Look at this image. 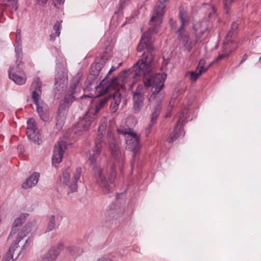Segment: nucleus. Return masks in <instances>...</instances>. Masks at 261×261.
Here are the masks:
<instances>
[{
  "label": "nucleus",
  "mask_w": 261,
  "mask_h": 261,
  "mask_svg": "<svg viewBox=\"0 0 261 261\" xmlns=\"http://www.w3.org/2000/svg\"><path fill=\"white\" fill-rule=\"evenodd\" d=\"M99 71H100V69H98L97 71H96L95 72L93 73V75H97L98 74Z\"/></svg>",
  "instance_id": "a19ab883"
},
{
  "label": "nucleus",
  "mask_w": 261,
  "mask_h": 261,
  "mask_svg": "<svg viewBox=\"0 0 261 261\" xmlns=\"http://www.w3.org/2000/svg\"><path fill=\"white\" fill-rule=\"evenodd\" d=\"M111 100L110 110L112 112L115 113L118 109L119 104L121 101V93L120 90L116 91L113 95L105 96L102 98L96 105L95 110H90L88 111L77 123V127L80 130H86L92 122L95 119V115L98 113L103 106L109 101Z\"/></svg>",
  "instance_id": "f03ea898"
},
{
  "label": "nucleus",
  "mask_w": 261,
  "mask_h": 261,
  "mask_svg": "<svg viewBox=\"0 0 261 261\" xmlns=\"http://www.w3.org/2000/svg\"><path fill=\"white\" fill-rule=\"evenodd\" d=\"M107 120L106 118H104L102 120L101 122L99 125L98 130V134H97V138H100L101 137V139H102L103 135L106 133V127H107Z\"/></svg>",
  "instance_id": "cd10ccee"
},
{
  "label": "nucleus",
  "mask_w": 261,
  "mask_h": 261,
  "mask_svg": "<svg viewBox=\"0 0 261 261\" xmlns=\"http://www.w3.org/2000/svg\"><path fill=\"white\" fill-rule=\"evenodd\" d=\"M67 84V76L66 73L63 71L58 72L55 78V88L59 92L63 91Z\"/></svg>",
  "instance_id": "a211bd4d"
},
{
  "label": "nucleus",
  "mask_w": 261,
  "mask_h": 261,
  "mask_svg": "<svg viewBox=\"0 0 261 261\" xmlns=\"http://www.w3.org/2000/svg\"><path fill=\"white\" fill-rule=\"evenodd\" d=\"M224 1V9L225 10L226 13H228L229 10L230 8V5L231 3L233 2V0H223Z\"/></svg>",
  "instance_id": "2f4dec72"
},
{
  "label": "nucleus",
  "mask_w": 261,
  "mask_h": 261,
  "mask_svg": "<svg viewBox=\"0 0 261 261\" xmlns=\"http://www.w3.org/2000/svg\"><path fill=\"white\" fill-rule=\"evenodd\" d=\"M185 117V115L184 113L179 115L178 120L176 122V126L174 130V134H171L168 139L169 142H173L180 136L184 134L181 124L184 122Z\"/></svg>",
  "instance_id": "6ab92c4d"
},
{
  "label": "nucleus",
  "mask_w": 261,
  "mask_h": 261,
  "mask_svg": "<svg viewBox=\"0 0 261 261\" xmlns=\"http://www.w3.org/2000/svg\"><path fill=\"white\" fill-rule=\"evenodd\" d=\"M94 175L96 182L101 187L105 193H109L112 189V185L113 184L116 173L113 168L107 179L103 170L100 167L95 168Z\"/></svg>",
  "instance_id": "0eeeda50"
},
{
  "label": "nucleus",
  "mask_w": 261,
  "mask_h": 261,
  "mask_svg": "<svg viewBox=\"0 0 261 261\" xmlns=\"http://www.w3.org/2000/svg\"><path fill=\"white\" fill-rule=\"evenodd\" d=\"M81 172V168H76L71 178L69 172L65 171L63 173V176L61 178V181L65 185L68 190V193L76 191L77 189V181L80 178Z\"/></svg>",
  "instance_id": "1a4fd4ad"
},
{
  "label": "nucleus",
  "mask_w": 261,
  "mask_h": 261,
  "mask_svg": "<svg viewBox=\"0 0 261 261\" xmlns=\"http://www.w3.org/2000/svg\"><path fill=\"white\" fill-rule=\"evenodd\" d=\"M179 17L181 23V26L179 29H185V26L189 22V18L187 12L183 8H180L179 12Z\"/></svg>",
  "instance_id": "bb28decb"
},
{
  "label": "nucleus",
  "mask_w": 261,
  "mask_h": 261,
  "mask_svg": "<svg viewBox=\"0 0 261 261\" xmlns=\"http://www.w3.org/2000/svg\"><path fill=\"white\" fill-rule=\"evenodd\" d=\"M170 24L172 29L176 30L177 29L176 27V22L174 20L170 19Z\"/></svg>",
  "instance_id": "e433bc0d"
},
{
  "label": "nucleus",
  "mask_w": 261,
  "mask_h": 261,
  "mask_svg": "<svg viewBox=\"0 0 261 261\" xmlns=\"http://www.w3.org/2000/svg\"><path fill=\"white\" fill-rule=\"evenodd\" d=\"M3 5L6 7L11 6L15 10L18 8L17 0H3Z\"/></svg>",
  "instance_id": "c85d7f7f"
},
{
  "label": "nucleus",
  "mask_w": 261,
  "mask_h": 261,
  "mask_svg": "<svg viewBox=\"0 0 261 261\" xmlns=\"http://www.w3.org/2000/svg\"><path fill=\"white\" fill-rule=\"evenodd\" d=\"M103 82H104L103 81H101V83H100V84H99V85L98 86V87H100V85L102 84V83Z\"/></svg>",
  "instance_id": "37998d69"
},
{
  "label": "nucleus",
  "mask_w": 261,
  "mask_h": 261,
  "mask_svg": "<svg viewBox=\"0 0 261 261\" xmlns=\"http://www.w3.org/2000/svg\"><path fill=\"white\" fill-rule=\"evenodd\" d=\"M117 209L119 210L118 212H115L113 210H111L110 212L112 217L116 219L119 216L122 212V210H120L119 207H117L116 210H117Z\"/></svg>",
  "instance_id": "72a5a7b5"
},
{
  "label": "nucleus",
  "mask_w": 261,
  "mask_h": 261,
  "mask_svg": "<svg viewBox=\"0 0 261 261\" xmlns=\"http://www.w3.org/2000/svg\"><path fill=\"white\" fill-rule=\"evenodd\" d=\"M93 68V67H92V68H91V73H92V72H93V71H92Z\"/></svg>",
  "instance_id": "c03bdc74"
},
{
  "label": "nucleus",
  "mask_w": 261,
  "mask_h": 261,
  "mask_svg": "<svg viewBox=\"0 0 261 261\" xmlns=\"http://www.w3.org/2000/svg\"><path fill=\"white\" fill-rule=\"evenodd\" d=\"M259 61H260V62L261 63V57L259 58Z\"/></svg>",
  "instance_id": "a18cd8bd"
},
{
  "label": "nucleus",
  "mask_w": 261,
  "mask_h": 261,
  "mask_svg": "<svg viewBox=\"0 0 261 261\" xmlns=\"http://www.w3.org/2000/svg\"><path fill=\"white\" fill-rule=\"evenodd\" d=\"M102 141L101 137H100V138H97V140L95 142V147L93 149V155L90 158V161L91 164H93L96 162V159L101 151L102 148Z\"/></svg>",
  "instance_id": "a878e982"
},
{
  "label": "nucleus",
  "mask_w": 261,
  "mask_h": 261,
  "mask_svg": "<svg viewBox=\"0 0 261 261\" xmlns=\"http://www.w3.org/2000/svg\"><path fill=\"white\" fill-rule=\"evenodd\" d=\"M238 27V24L236 22H234L231 24V30L228 32L227 34L226 40H229V38H231L233 35L234 32L237 30Z\"/></svg>",
  "instance_id": "7c9ffc66"
},
{
  "label": "nucleus",
  "mask_w": 261,
  "mask_h": 261,
  "mask_svg": "<svg viewBox=\"0 0 261 261\" xmlns=\"http://www.w3.org/2000/svg\"><path fill=\"white\" fill-rule=\"evenodd\" d=\"M121 63H119V66H121Z\"/></svg>",
  "instance_id": "49530a36"
},
{
  "label": "nucleus",
  "mask_w": 261,
  "mask_h": 261,
  "mask_svg": "<svg viewBox=\"0 0 261 261\" xmlns=\"http://www.w3.org/2000/svg\"><path fill=\"white\" fill-rule=\"evenodd\" d=\"M169 0H159V2L154 7L153 12L149 22L150 28L146 32H149V37H151L152 33H156L158 31L156 29L162 22L163 16L165 12V8L166 7V3Z\"/></svg>",
  "instance_id": "423d86ee"
},
{
  "label": "nucleus",
  "mask_w": 261,
  "mask_h": 261,
  "mask_svg": "<svg viewBox=\"0 0 261 261\" xmlns=\"http://www.w3.org/2000/svg\"><path fill=\"white\" fill-rule=\"evenodd\" d=\"M95 66H96V67H95L96 68L97 67V68H99V67H100L99 65H98H98H95Z\"/></svg>",
  "instance_id": "79ce46f5"
},
{
  "label": "nucleus",
  "mask_w": 261,
  "mask_h": 261,
  "mask_svg": "<svg viewBox=\"0 0 261 261\" xmlns=\"http://www.w3.org/2000/svg\"><path fill=\"white\" fill-rule=\"evenodd\" d=\"M42 83L39 78H35L32 84V87L34 89L33 92L32 98L36 105L40 104L39 100L41 93Z\"/></svg>",
  "instance_id": "412c9836"
},
{
  "label": "nucleus",
  "mask_w": 261,
  "mask_h": 261,
  "mask_svg": "<svg viewBox=\"0 0 261 261\" xmlns=\"http://www.w3.org/2000/svg\"><path fill=\"white\" fill-rule=\"evenodd\" d=\"M177 33L178 34V38L181 42L185 49L187 51H190L193 47V44L191 39L189 38L188 33L186 32V30L184 29H178L177 31Z\"/></svg>",
  "instance_id": "f3484780"
},
{
  "label": "nucleus",
  "mask_w": 261,
  "mask_h": 261,
  "mask_svg": "<svg viewBox=\"0 0 261 261\" xmlns=\"http://www.w3.org/2000/svg\"><path fill=\"white\" fill-rule=\"evenodd\" d=\"M26 133L30 140L39 144V131L36 127L35 120L32 118H29L28 120Z\"/></svg>",
  "instance_id": "ddd939ff"
},
{
  "label": "nucleus",
  "mask_w": 261,
  "mask_h": 261,
  "mask_svg": "<svg viewBox=\"0 0 261 261\" xmlns=\"http://www.w3.org/2000/svg\"><path fill=\"white\" fill-rule=\"evenodd\" d=\"M39 177V174L38 173H33L23 182L22 188L24 189H28L33 187L37 184Z\"/></svg>",
  "instance_id": "5701e85b"
},
{
  "label": "nucleus",
  "mask_w": 261,
  "mask_h": 261,
  "mask_svg": "<svg viewBox=\"0 0 261 261\" xmlns=\"http://www.w3.org/2000/svg\"><path fill=\"white\" fill-rule=\"evenodd\" d=\"M194 30L195 32L196 39L195 43L198 42V39L202 37V35L207 31L208 27L207 22L205 20L199 21L194 24Z\"/></svg>",
  "instance_id": "aec40b11"
},
{
  "label": "nucleus",
  "mask_w": 261,
  "mask_h": 261,
  "mask_svg": "<svg viewBox=\"0 0 261 261\" xmlns=\"http://www.w3.org/2000/svg\"><path fill=\"white\" fill-rule=\"evenodd\" d=\"M59 247L57 246L53 247L43 255L44 261H54L59 254Z\"/></svg>",
  "instance_id": "393cba45"
},
{
  "label": "nucleus",
  "mask_w": 261,
  "mask_h": 261,
  "mask_svg": "<svg viewBox=\"0 0 261 261\" xmlns=\"http://www.w3.org/2000/svg\"><path fill=\"white\" fill-rule=\"evenodd\" d=\"M58 3L60 4H63L65 2V0H58Z\"/></svg>",
  "instance_id": "ea45409f"
},
{
  "label": "nucleus",
  "mask_w": 261,
  "mask_h": 261,
  "mask_svg": "<svg viewBox=\"0 0 261 261\" xmlns=\"http://www.w3.org/2000/svg\"><path fill=\"white\" fill-rule=\"evenodd\" d=\"M97 261H112L111 259L107 258V257H102L98 259Z\"/></svg>",
  "instance_id": "58836bf2"
},
{
  "label": "nucleus",
  "mask_w": 261,
  "mask_h": 261,
  "mask_svg": "<svg viewBox=\"0 0 261 261\" xmlns=\"http://www.w3.org/2000/svg\"><path fill=\"white\" fill-rule=\"evenodd\" d=\"M35 228L36 223L35 222H28L18 232L16 239L11 244L8 250L13 254H14L17 249H18V247H21V250L17 254L15 259L18 257L22 251L25 250L31 246L33 241L31 238H28L25 240H23Z\"/></svg>",
  "instance_id": "7ed1b4c3"
},
{
  "label": "nucleus",
  "mask_w": 261,
  "mask_h": 261,
  "mask_svg": "<svg viewBox=\"0 0 261 261\" xmlns=\"http://www.w3.org/2000/svg\"><path fill=\"white\" fill-rule=\"evenodd\" d=\"M155 95L156 98L154 100L151 99V100L150 101V102L154 103L155 106L154 107L153 112L152 114L150 123L149 124L146 130V135L147 136L149 134L152 124L155 122L161 109V103L163 99V96L159 93L155 94Z\"/></svg>",
  "instance_id": "f8f14e48"
},
{
  "label": "nucleus",
  "mask_w": 261,
  "mask_h": 261,
  "mask_svg": "<svg viewBox=\"0 0 261 261\" xmlns=\"http://www.w3.org/2000/svg\"><path fill=\"white\" fill-rule=\"evenodd\" d=\"M37 111L40 118L45 122H47L49 119V113L48 106L41 102L40 104L36 105Z\"/></svg>",
  "instance_id": "4be33fe9"
},
{
  "label": "nucleus",
  "mask_w": 261,
  "mask_h": 261,
  "mask_svg": "<svg viewBox=\"0 0 261 261\" xmlns=\"http://www.w3.org/2000/svg\"><path fill=\"white\" fill-rule=\"evenodd\" d=\"M61 22L57 21L54 26V29L56 32L55 34L50 35V37L53 38L55 36H59L60 34V29L61 28Z\"/></svg>",
  "instance_id": "c756f323"
},
{
  "label": "nucleus",
  "mask_w": 261,
  "mask_h": 261,
  "mask_svg": "<svg viewBox=\"0 0 261 261\" xmlns=\"http://www.w3.org/2000/svg\"><path fill=\"white\" fill-rule=\"evenodd\" d=\"M209 7L211 8V12L208 13V16L209 17H211V16H215V13H216V10L214 7L212 6H209Z\"/></svg>",
  "instance_id": "f704fd0d"
},
{
  "label": "nucleus",
  "mask_w": 261,
  "mask_h": 261,
  "mask_svg": "<svg viewBox=\"0 0 261 261\" xmlns=\"http://www.w3.org/2000/svg\"><path fill=\"white\" fill-rule=\"evenodd\" d=\"M107 137L109 138V148L111 150L112 155L115 160L114 166L116 167L117 163L120 166L122 164L123 159V156L120 152L119 146L117 142L115 141L114 134L111 130H108Z\"/></svg>",
  "instance_id": "9d476101"
},
{
  "label": "nucleus",
  "mask_w": 261,
  "mask_h": 261,
  "mask_svg": "<svg viewBox=\"0 0 261 261\" xmlns=\"http://www.w3.org/2000/svg\"><path fill=\"white\" fill-rule=\"evenodd\" d=\"M66 149V143L63 141H59L55 145L52 157L53 162L54 164L60 163L62 160L63 155Z\"/></svg>",
  "instance_id": "2eb2a0df"
},
{
  "label": "nucleus",
  "mask_w": 261,
  "mask_h": 261,
  "mask_svg": "<svg viewBox=\"0 0 261 261\" xmlns=\"http://www.w3.org/2000/svg\"><path fill=\"white\" fill-rule=\"evenodd\" d=\"M17 45L15 47L16 54V64L17 67H11L9 71V78L15 83L18 85H22L25 83V78L23 76V73L21 71L18 66L22 62V49L20 46V40H17Z\"/></svg>",
  "instance_id": "39448f33"
},
{
  "label": "nucleus",
  "mask_w": 261,
  "mask_h": 261,
  "mask_svg": "<svg viewBox=\"0 0 261 261\" xmlns=\"http://www.w3.org/2000/svg\"><path fill=\"white\" fill-rule=\"evenodd\" d=\"M63 217V213L61 211L56 210L53 212L49 217L46 231L49 232L55 229L56 225L62 221Z\"/></svg>",
  "instance_id": "4468645a"
},
{
  "label": "nucleus",
  "mask_w": 261,
  "mask_h": 261,
  "mask_svg": "<svg viewBox=\"0 0 261 261\" xmlns=\"http://www.w3.org/2000/svg\"><path fill=\"white\" fill-rule=\"evenodd\" d=\"M80 77V76L79 74L73 77V84L71 86V91L69 93L66 94L63 102L62 103L59 107L57 120V126L59 127H61L64 122L67 114L69 103L72 102L73 100L75 99V97L73 95L74 93L73 91L79 83Z\"/></svg>",
  "instance_id": "20e7f679"
},
{
  "label": "nucleus",
  "mask_w": 261,
  "mask_h": 261,
  "mask_svg": "<svg viewBox=\"0 0 261 261\" xmlns=\"http://www.w3.org/2000/svg\"><path fill=\"white\" fill-rule=\"evenodd\" d=\"M13 257L14 254L8 251L6 255L2 259V261H10L11 259H13Z\"/></svg>",
  "instance_id": "473e14b6"
},
{
  "label": "nucleus",
  "mask_w": 261,
  "mask_h": 261,
  "mask_svg": "<svg viewBox=\"0 0 261 261\" xmlns=\"http://www.w3.org/2000/svg\"><path fill=\"white\" fill-rule=\"evenodd\" d=\"M116 69V68L114 66H112L111 69H110L108 75L111 74L113 72H114Z\"/></svg>",
  "instance_id": "4c0bfd02"
},
{
  "label": "nucleus",
  "mask_w": 261,
  "mask_h": 261,
  "mask_svg": "<svg viewBox=\"0 0 261 261\" xmlns=\"http://www.w3.org/2000/svg\"><path fill=\"white\" fill-rule=\"evenodd\" d=\"M118 133L125 136L126 148L130 151H136L140 145V136L130 128H118Z\"/></svg>",
  "instance_id": "6e6552de"
},
{
  "label": "nucleus",
  "mask_w": 261,
  "mask_h": 261,
  "mask_svg": "<svg viewBox=\"0 0 261 261\" xmlns=\"http://www.w3.org/2000/svg\"><path fill=\"white\" fill-rule=\"evenodd\" d=\"M152 37H149V32H145L142 36L141 39L138 45V51H142L146 49L142 56L141 59L138 60L133 67V71L129 69L125 70L119 73L118 77L112 79L110 84L112 87L116 85H120L122 89H125V84L128 79L132 77L136 78L141 75H143V82L146 87H150L152 94L149 100L156 98L155 94H158L163 89L164 86V81L166 75L163 73L153 74L152 68L153 64L154 55L153 51L154 47L152 44L153 42Z\"/></svg>",
  "instance_id": "f257e3e1"
},
{
  "label": "nucleus",
  "mask_w": 261,
  "mask_h": 261,
  "mask_svg": "<svg viewBox=\"0 0 261 261\" xmlns=\"http://www.w3.org/2000/svg\"><path fill=\"white\" fill-rule=\"evenodd\" d=\"M228 56V54H222L220 55L217 57V58L214 61V62H217V61H218L219 60H221L223 58H224V57H227Z\"/></svg>",
  "instance_id": "c9c22d12"
},
{
  "label": "nucleus",
  "mask_w": 261,
  "mask_h": 261,
  "mask_svg": "<svg viewBox=\"0 0 261 261\" xmlns=\"http://www.w3.org/2000/svg\"><path fill=\"white\" fill-rule=\"evenodd\" d=\"M28 216V214H21L17 218L14 220L9 236L14 234L17 232V231L18 230L19 227L25 221Z\"/></svg>",
  "instance_id": "b1692460"
},
{
  "label": "nucleus",
  "mask_w": 261,
  "mask_h": 261,
  "mask_svg": "<svg viewBox=\"0 0 261 261\" xmlns=\"http://www.w3.org/2000/svg\"><path fill=\"white\" fill-rule=\"evenodd\" d=\"M145 88L143 85L138 86L137 89L133 93V109L135 113H138L144 105V94Z\"/></svg>",
  "instance_id": "9b49d317"
},
{
  "label": "nucleus",
  "mask_w": 261,
  "mask_h": 261,
  "mask_svg": "<svg viewBox=\"0 0 261 261\" xmlns=\"http://www.w3.org/2000/svg\"><path fill=\"white\" fill-rule=\"evenodd\" d=\"M205 62L204 60H200L196 70L195 71H190L187 74V75L189 76L190 79L191 81L193 82L196 81L203 72H205L207 70V69L212 64L211 63L209 66L205 67Z\"/></svg>",
  "instance_id": "dca6fc26"
}]
</instances>
